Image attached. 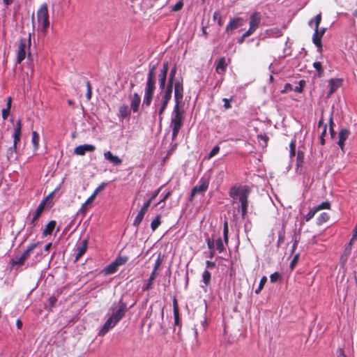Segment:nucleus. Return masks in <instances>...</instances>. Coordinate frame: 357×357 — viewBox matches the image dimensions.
Listing matches in <instances>:
<instances>
[{
	"label": "nucleus",
	"mask_w": 357,
	"mask_h": 357,
	"mask_svg": "<svg viewBox=\"0 0 357 357\" xmlns=\"http://www.w3.org/2000/svg\"><path fill=\"white\" fill-rule=\"evenodd\" d=\"M176 74V66H174L170 70L168 82H167V85H165V88L173 90V87L174 88V84L176 83V82L177 80L183 81L182 78L177 79L174 81Z\"/></svg>",
	"instance_id": "6ab92c4d"
},
{
	"label": "nucleus",
	"mask_w": 357,
	"mask_h": 357,
	"mask_svg": "<svg viewBox=\"0 0 357 357\" xmlns=\"http://www.w3.org/2000/svg\"><path fill=\"white\" fill-rule=\"evenodd\" d=\"M266 34L270 37L278 38L282 35V29L278 27L268 29L266 31Z\"/></svg>",
	"instance_id": "c85d7f7f"
},
{
	"label": "nucleus",
	"mask_w": 357,
	"mask_h": 357,
	"mask_svg": "<svg viewBox=\"0 0 357 357\" xmlns=\"http://www.w3.org/2000/svg\"><path fill=\"white\" fill-rule=\"evenodd\" d=\"M254 32L250 30V29H248V31H246L243 34V36L238 39V43L241 44L243 43V41L245 40V38L248 37L249 36L252 35Z\"/></svg>",
	"instance_id": "8fccbe9b"
},
{
	"label": "nucleus",
	"mask_w": 357,
	"mask_h": 357,
	"mask_svg": "<svg viewBox=\"0 0 357 357\" xmlns=\"http://www.w3.org/2000/svg\"><path fill=\"white\" fill-rule=\"evenodd\" d=\"M172 304H173L174 325L179 326H180L179 309H178L177 299L176 298V297H174L173 298Z\"/></svg>",
	"instance_id": "5701e85b"
},
{
	"label": "nucleus",
	"mask_w": 357,
	"mask_h": 357,
	"mask_svg": "<svg viewBox=\"0 0 357 357\" xmlns=\"http://www.w3.org/2000/svg\"><path fill=\"white\" fill-rule=\"evenodd\" d=\"M22 132V119H19L17 122L14 129V132L13 135V142L15 144H17L20 141Z\"/></svg>",
	"instance_id": "412c9836"
},
{
	"label": "nucleus",
	"mask_w": 357,
	"mask_h": 357,
	"mask_svg": "<svg viewBox=\"0 0 357 357\" xmlns=\"http://www.w3.org/2000/svg\"><path fill=\"white\" fill-rule=\"evenodd\" d=\"M317 211H319L324 209H330L331 208V203L328 201L323 202L319 205L314 206Z\"/></svg>",
	"instance_id": "ea45409f"
},
{
	"label": "nucleus",
	"mask_w": 357,
	"mask_h": 357,
	"mask_svg": "<svg viewBox=\"0 0 357 357\" xmlns=\"http://www.w3.org/2000/svg\"><path fill=\"white\" fill-rule=\"evenodd\" d=\"M16 149H17V144H15L13 142V145L11 147H10L7 151V158L8 160H10L13 158V155L16 151Z\"/></svg>",
	"instance_id": "49530a36"
},
{
	"label": "nucleus",
	"mask_w": 357,
	"mask_h": 357,
	"mask_svg": "<svg viewBox=\"0 0 357 357\" xmlns=\"http://www.w3.org/2000/svg\"><path fill=\"white\" fill-rule=\"evenodd\" d=\"M172 97V90L165 88V85L163 88H160V91L154 99L153 105V114L158 115V119L160 122L163 119V114Z\"/></svg>",
	"instance_id": "7ed1b4c3"
},
{
	"label": "nucleus",
	"mask_w": 357,
	"mask_h": 357,
	"mask_svg": "<svg viewBox=\"0 0 357 357\" xmlns=\"http://www.w3.org/2000/svg\"><path fill=\"white\" fill-rule=\"evenodd\" d=\"M119 266L114 262V261L107 265L103 270L105 275H111L116 273Z\"/></svg>",
	"instance_id": "c756f323"
},
{
	"label": "nucleus",
	"mask_w": 357,
	"mask_h": 357,
	"mask_svg": "<svg viewBox=\"0 0 357 357\" xmlns=\"http://www.w3.org/2000/svg\"><path fill=\"white\" fill-rule=\"evenodd\" d=\"M228 234H229L228 222L226 220V221H225L224 225H223V238H224V242L225 243L226 245L228 244V241H229Z\"/></svg>",
	"instance_id": "58836bf2"
},
{
	"label": "nucleus",
	"mask_w": 357,
	"mask_h": 357,
	"mask_svg": "<svg viewBox=\"0 0 357 357\" xmlns=\"http://www.w3.org/2000/svg\"><path fill=\"white\" fill-rule=\"evenodd\" d=\"M342 80L341 79H331L328 80L330 90L328 93V96H331L335 93L337 89L341 86Z\"/></svg>",
	"instance_id": "aec40b11"
},
{
	"label": "nucleus",
	"mask_w": 357,
	"mask_h": 357,
	"mask_svg": "<svg viewBox=\"0 0 357 357\" xmlns=\"http://www.w3.org/2000/svg\"><path fill=\"white\" fill-rule=\"evenodd\" d=\"M243 20L241 17H236L231 19L228 24L226 26L225 31L229 33V31L236 29L243 26Z\"/></svg>",
	"instance_id": "dca6fc26"
},
{
	"label": "nucleus",
	"mask_w": 357,
	"mask_h": 357,
	"mask_svg": "<svg viewBox=\"0 0 357 357\" xmlns=\"http://www.w3.org/2000/svg\"><path fill=\"white\" fill-rule=\"evenodd\" d=\"M220 146L218 145L215 146L212 150L209 152L208 155L206 157V159L210 160L215 156L220 151Z\"/></svg>",
	"instance_id": "79ce46f5"
},
{
	"label": "nucleus",
	"mask_w": 357,
	"mask_h": 357,
	"mask_svg": "<svg viewBox=\"0 0 357 357\" xmlns=\"http://www.w3.org/2000/svg\"><path fill=\"white\" fill-rule=\"evenodd\" d=\"M337 357H347L344 353L343 349H339L337 351Z\"/></svg>",
	"instance_id": "774afa93"
},
{
	"label": "nucleus",
	"mask_w": 357,
	"mask_h": 357,
	"mask_svg": "<svg viewBox=\"0 0 357 357\" xmlns=\"http://www.w3.org/2000/svg\"><path fill=\"white\" fill-rule=\"evenodd\" d=\"M281 279V274L279 272H275L270 275L271 282H276Z\"/></svg>",
	"instance_id": "09e8293b"
},
{
	"label": "nucleus",
	"mask_w": 357,
	"mask_h": 357,
	"mask_svg": "<svg viewBox=\"0 0 357 357\" xmlns=\"http://www.w3.org/2000/svg\"><path fill=\"white\" fill-rule=\"evenodd\" d=\"M156 65L150 64L144 87V94L142 106L149 107L152 102L153 94L155 90L156 83Z\"/></svg>",
	"instance_id": "20e7f679"
},
{
	"label": "nucleus",
	"mask_w": 357,
	"mask_h": 357,
	"mask_svg": "<svg viewBox=\"0 0 357 357\" xmlns=\"http://www.w3.org/2000/svg\"><path fill=\"white\" fill-rule=\"evenodd\" d=\"M39 139V135L37 133V132H32L31 142L35 149H37L38 148Z\"/></svg>",
	"instance_id": "4c0bfd02"
},
{
	"label": "nucleus",
	"mask_w": 357,
	"mask_h": 357,
	"mask_svg": "<svg viewBox=\"0 0 357 357\" xmlns=\"http://www.w3.org/2000/svg\"><path fill=\"white\" fill-rule=\"evenodd\" d=\"M200 184L195 185L192 188L193 193L202 194L205 192L209 185V178L202 177L199 180Z\"/></svg>",
	"instance_id": "ddd939ff"
},
{
	"label": "nucleus",
	"mask_w": 357,
	"mask_h": 357,
	"mask_svg": "<svg viewBox=\"0 0 357 357\" xmlns=\"http://www.w3.org/2000/svg\"><path fill=\"white\" fill-rule=\"evenodd\" d=\"M250 192V188L247 186H234L231 188L229 190V196L234 199H240V197H243V196H248Z\"/></svg>",
	"instance_id": "6e6552de"
},
{
	"label": "nucleus",
	"mask_w": 357,
	"mask_h": 357,
	"mask_svg": "<svg viewBox=\"0 0 357 357\" xmlns=\"http://www.w3.org/2000/svg\"><path fill=\"white\" fill-rule=\"evenodd\" d=\"M248 196H243V197H240V202H241V211L242 216L244 217L247 212H248Z\"/></svg>",
	"instance_id": "bb28decb"
},
{
	"label": "nucleus",
	"mask_w": 357,
	"mask_h": 357,
	"mask_svg": "<svg viewBox=\"0 0 357 357\" xmlns=\"http://www.w3.org/2000/svg\"><path fill=\"white\" fill-rule=\"evenodd\" d=\"M160 264H161V261H160V257H158V258L157 259V260L155 261V265H154V267H153V271H152L153 273H156V271H157V270H158V267L160 266Z\"/></svg>",
	"instance_id": "338daca9"
},
{
	"label": "nucleus",
	"mask_w": 357,
	"mask_h": 357,
	"mask_svg": "<svg viewBox=\"0 0 357 357\" xmlns=\"http://www.w3.org/2000/svg\"><path fill=\"white\" fill-rule=\"evenodd\" d=\"M169 70V62L165 61L162 63V68H161L158 75L159 88H163L166 84L167 75Z\"/></svg>",
	"instance_id": "f8f14e48"
},
{
	"label": "nucleus",
	"mask_w": 357,
	"mask_h": 357,
	"mask_svg": "<svg viewBox=\"0 0 357 357\" xmlns=\"http://www.w3.org/2000/svg\"><path fill=\"white\" fill-rule=\"evenodd\" d=\"M355 241H351V239L349 242L345 245L344 250H348L349 253L351 252L352 245Z\"/></svg>",
	"instance_id": "69168bd1"
},
{
	"label": "nucleus",
	"mask_w": 357,
	"mask_h": 357,
	"mask_svg": "<svg viewBox=\"0 0 357 357\" xmlns=\"http://www.w3.org/2000/svg\"><path fill=\"white\" fill-rule=\"evenodd\" d=\"M183 6V1H179L172 8V11H174V12L178 11V10H181Z\"/></svg>",
	"instance_id": "603ef678"
},
{
	"label": "nucleus",
	"mask_w": 357,
	"mask_h": 357,
	"mask_svg": "<svg viewBox=\"0 0 357 357\" xmlns=\"http://www.w3.org/2000/svg\"><path fill=\"white\" fill-rule=\"evenodd\" d=\"M131 114L130 109L127 105H122L119 107L118 116L122 120L130 116Z\"/></svg>",
	"instance_id": "393cba45"
},
{
	"label": "nucleus",
	"mask_w": 357,
	"mask_h": 357,
	"mask_svg": "<svg viewBox=\"0 0 357 357\" xmlns=\"http://www.w3.org/2000/svg\"><path fill=\"white\" fill-rule=\"evenodd\" d=\"M329 124H330V132L333 135V133L334 132L333 128V126L334 125V123H333V110L331 111V114H330Z\"/></svg>",
	"instance_id": "13d9d810"
},
{
	"label": "nucleus",
	"mask_w": 357,
	"mask_h": 357,
	"mask_svg": "<svg viewBox=\"0 0 357 357\" xmlns=\"http://www.w3.org/2000/svg\"><path fill=\"white\" fill-rule=\"evenodd\" d=\"M329 215L328 213L324 212L321 213L317 219V223L319 225H321L325 222H326L329 220Z\"/></svg>",
	"instance_id": "473e14b6"
},
{
	"label": "nucleus",
	"mask_w": 357,
	"mask_h": 357,
	"mask_svg": "<svg viewBox=\"0 0 357 357\" xmlns=\"http://www.w3.org/2000/svg\"><path fill=\"white\" fill-rule=\"evenodd\" d=\"M266 281H267V278L266 276H263L261 278L259 284V287L255 289V293L257 294H258L261 292V291L262 288L264 287Z\"/></svg>",
	"instance_id": "a18cd8bd"
},
{
	"label": "nucleus",
	"mask_w": 357,
	"mask_h": 357,
	"mask_svg": "<svg viewBox=\"0 0 357 357\" xmlns=\"http://www.w3.org/2000/svg\"><path fill=\"white\" fill-rule=\"evenodd\" d=\"M304 152L298 150L296 154V172H299L301 173L302 165L304 162Z\"/></svg>",
	"instance_id": "a878e982"
},
{
	"label": "nucleus",
	"mask_w": 357,
	"mask_h": 357,
	"mask_svg": "<svg viewBox=\"0 0 357 357\" xmlns=\"http://www.w3.org/2000/svg\"><path fill=\"white\" fill-rule=\"evenodd\" d=\"M150 204H151V200H147L146 202H145L144 203V204H143L142 207L141 208V209L139 210V211L142 213H144L145 214L147 212L148 208L150 206Z\"/></svg>",
	"instance_id": "864d4df0"
},
{
	"label": "nucleus",
	"mask_w": 357,
	"mask_h": 357,
	"mask_svg": "<svg viewBox=\"0 0 357 357\" xmlns=\"http://www.w3.org/2000/svg\"><path fill=\"white\" fill-rule=\"evenodd\" d=\"M317 213V210L313 207L310 210V211L306 214L305 219L307 222L310 221L315 214Z\"/></svg>",
	"instance_id": "de8ad7c7"
},
{
	"label": "nucleus",
	"mask_w": 357,
	"mask_h": 357,
	"mask_svg": "<svg viewBox=\"0 0 357 357\" xmlns=\"http://www.w3.org/2000/svg\"><path fill=\"white\" fill-rule=\"evenodd\" d=\"M261 20V15L260 13L255 12L250 15V27L249 29L255 32L259 27Z\"/></svg>",
	"instance_id": "4468645a"
},
{
	"label": "nucleus",
	"mask_w": 357,
	"mask_h": 357,
	"mask_svg": "<svg viewBox=\"0 0 357 357\" xmlns=\"http://www.w3.org/2000/svg\"><path fill=\"white\" fill-rule=\"evenodd\" d=\"M155 276H156V273H153V272L151 273L149 278L148 279V280L146 282V283L142 287L143 291H149L152 288V284H153V280L155 278Z\"/></svg>",
	"instance_id": "7c9ffc66"
},
{
	"label": "nucleus",
	"mask_w": 357,
	"mask_h": 357,
	"mask_svg": "<svg viewBox=\"0 0 357 357\" xmlns=\"http://www.w3.org/2000/svg\"><path fill=\"white\" fill-rule=\"evenodd\" d=\"M26 41L21 39L17 51L16 63H20L26 57Z\"/></svg>",
	"instance_id": "9b49d317"
},
{
	"label": "nucleus",
	"mask_w": 357,
	"mask_h": 357,
	"mask_svg": "<svg viewBox=\"0 0 357 357\" xmlns=\"http://www.w3.org/2000/svg\"><path fill=\"white\" fill-rule=\"evenodd\" d=\"M56 221L55 220H51L45 226V229H43V234L44 236H48L51 235L53 232V230L55 228L56 226Z\"/></svg>",
	"instance_id": "cd10ccee"
},
{
	"label": "nucleus",
	"mask_w": 357,
	"mask_h": 357,
	"mask_svg": "<svg viewBox=\"0 0 357 357\" xmlns=\"http://www.w3.org/2000/svg\"><path fill=\"white\" fill-rule=\"evenodd\" d=\"M326 31V28H316L312 36V42L317 47V51H322L321 38Z\"/></svg>",
	"instance_id": "9d476101"
},
{
	"label": "nucleus",
	"mask_w": 357,
	"mask_h": 357,
	"mask_svg": "<svg viewBox=\"0 0 357 357\" xmlns=\"http://www.w3.org/2000/svg\"><path fill=\"white\" fill-rule=\"evenodd\" d=\"M355 241H351V239L349 242L345 245L344 250H348L349 253L351 252L352 245Z\"/></svg>",
	"instance_id": "0e129e2a"
},
{
	"label": "nucleus",
	"mask_w": 357,
	"mask_h": 357,
	"mask_svg": "<svg viewBox=\"0 0 357 357\" xmlns=\"http://www.w3.org/2000/svg\"><path fill=\"white\" fill-rule=\"evenodd\" d=\"M326 134V125H324V128L323 129V130L319 136L320 143L321 145H324L325 143L324 137H325Z\"/></svg>",
	"instance_id": "4d7b16f0"
},
{
	"label": "nucleus",
	"mask_w": 357,
	"mask_h": 357,
	"mask_svg": "<svg viewBox=\"0 0 357 357\" xmlns=\"http://www.w3.org/2000/svg\"><path fill=\"white\" fill-rule=\"evenodd\" d=\"M10 109H9V108H4L2 109L1 114H2V118L3 120H6L8 118V116L10 114Z\"/></svg>",
	"instance_id": "bf43d9fd"
},
{
	"label": "nucleus",
	"mask_w": 357,
	"mask_h": 357,
	"mask_svg": "<svg viewBox=\"0 0 357 357\" xmlns=\"http://www.w3.org/2000/svg\"><path fill=\"white\" fill-rule=\"evenodd\" d=\"M211 278V273L208 270H205L202 273V281L204 282L206 286H208L210 284Z\"/></svg>",
	"instance_id": "e433bc0d"
},
{
	"label": "nucleus",
	"mask_w": 357,
	"mask_h": 357,
	"mask_svg": "<svg viewBox=\"0 0 357 357\" xmlns=\"http://www.w3.org/2000/svg\"><path fill=\"white\" fill-rule=\"evenodd\" d=\"M107 185V183L105 182H103L95 190L94 192L92 193V195H94V197H96V195L101 191L105 187L106 185Z\"/></svg>",
	"instance_id": "3c124183"
},
{
	"label": "nucleus",
	"mask_w": 357,
	"mask_h": 357,
	"mask_svg": "<svg viewBox=\"0 0 357 357\" xmlns=\"http://www.w3.org/2000/svg\"><path fill=\"white\" fill-rule=\"evenodd\" d=\"M351 253L348 250H344L342 255L340 257V265L341 267H344L348 260V258Z\"/></svg>",
	"instance_id": "f704fd0d"
},
{
	"label": "nucleus",
	"mask_w": 357,
	"mask_h": 357,
	"mask_svg": "<svg viewBox=\"0 0 357 357\" xmlns=\"http://www.w3.org/2000/svg\"><path fill=\"white\" fill-rule=\"evenodd\" d=\"M171 195V192H166L165 194H162L161 195V199L160 200V202H158L155 206H158L160 205L162 202H165V200L169 197V195Z\"/></svg>",
	"instance_id": "6e6d98bb"
},
{
	"label": "nucleus",
	"mask_w": 357,
	"mask_h": 357,
	"mask_svg": "<svg viewBox=\"0 0 357 357\" xmlns=\"http://www.w3.org/2000/svg\"><path fill=\"white\" fill-rule=\"evenodd\" d=\"M86 88H87V92H86V98L88 100H89L91 98V85L89 82H86Z\"/></svg>",
	"instance_id": "680f3d73"
},
{
	"label": "nucleus",
	"mask_w": 357,
	"mask_h": 357,
	"mask_svg": "<svg viewBox=\"0 0 357 357\" xmlns=\"http://www.w3.org/2000/svg\"><path fill=\"white\" fill-rule=\"evenodd\" d=\"M144 213H142L140 211L138 212L137 216L135 217L134 221H133V225L136 227H138L139 225H140V223L142 222L143 218H144Z\"/></svg>",
	"instance_id": "a19ab883"
},
{
	"label": "nucleus",
	"mask_w": 357,
	"mask_h": 357,
	"mask_svg": "<svg viewBox=\"0 0 357 357\" xmlns=\"http://www.w3.org/2000/svg\"><path fill=\"white\" fill-rule=\"evenodd\" d=\"M183 98V84L182 80H177L174 84V106L171 113L169 127L172 128V138L174 140L178 135L185 120V112L181 107Z\"/></svg>",
	"instance_id": "f257e3e1"
},
{
	"label": "nucleus",
	"mask_w": 357,
	"mask_h": 357,
	"mask_svg": "<svg viewBox=\"0 0 357 357\" xmlns=\"http://www.w3.org/2000/svg\"><path fill=\"white\" fill-rule=\"evenodd\" d=\"M350 135V131L347 128H342L339 132L338 145L342 149L344 142Z\"/></svg>",
	"instance_id": "4be33fe9"
},
{
	"label": "nucleus",
	"mask_w": 357,
	"mask_h": 357,
	"mask_svg": "<svg viewBox=\"0 0 357 357\" xmlns=\"http://www.w3.org/2000/svg\"><path fill=\"white\" fill-rule=\"evenodd\" d=\"M37 19L42 31L46 32L50 26L48 6L46 3H43L38 10Z\"/></svg>",
	"instance_id": "423d86ee"
},
{
	"label": "nucleus",
	"mask_w": 357,
	"mask_h": 357,
	"mask_svg": "<svg viewBox=\"0 0 357 357\" xmlns=\"http://www.w3.org/2000/svg\"><path fill=\"white\" fill-rule=\"evenodd\" d=\"M160 188L156 189L155 190H154L151 196V197L148 199V200H151V203L152 202V201L153 199H155V197L158 195L160 191Z\"/></svg>",
	"instance_id": "052dcab7"
},
{
	"label": "nucleus",
	"mask_w": 357,
	"mask_h": 357,
	"mask_svg": "<svg viewBox=\"0 0 357 357\" xmlns=\"http://www.w3.org/2000/svg\"><path fill=\"white\" fill-rule=\"evenodd\" d=\"M95 199L94 195H91L86 201L82 204V209L86 210L89 204L92 202Z\"/></svg>",
	"instance_id": "5fc2aeb1"
},
{
	"label": "nucleus",
	"mask_w": 357,
	"mask_h": 357,
	"mask_svg": "<svg viewBox=\"0 0 357 357\" xmlns=\"http://www.w3.org/2000/svg\"><path fill=\"white\" fill-rule=\"evenodd\" d=\"M128 259L129 258L127 256L119 255L114 260V262L119 267L120 266L124 265Z\"/></svg>",
	"instance_id": "72a5a7b5"
},
{
	"label": "nucleus",
	"mask_w": 357,
	"mask_h": 357,
	"mask_svg": "<svg viewBox=\"0 0 357 357\" xmlns=\"http://www.w3.org/2000/svg\"><path fill=\"white\" fill-rule=\"evenodd\" d=\"M231 99H228V98H223L222 99V101L224 102V107L225 109H229L231 108V104H230V102H231Z\"/></svg>",
	"instance_id": "e2e57ef3"
},
{
	"label": "nucleus",
	"mask_w": 357,
	"mask_h": 357,
	"mask_svg": "<svg viewBox=\"0 0 357 357\" xmlns=\"http://www.w3.org/2000/svg\"><path fill=\"white\" fill-rule=\"evenodd\" d=\"M38 243H30L24 252L20 256H15L12 258L10 261L11 265L14 267L15 266H22L24 261L29 257L31 252L36 248Z\"/></svg>",
	"instance_id": "0eeeda50"
},
{
	"label": "nucleus",
	"mask_w": 357,
	"mask_h": 357,
	"mask_svg": "<svg viewBox=\"0 0 357 357\" xmlns=\"http://www.w3.org/2000/svg\"><path fill=\"white\" fill-rule=\"evenodd\" d=\"M104 158L114 166L119 165L122 163V160L119 156L113 155L110 151L104 153Z\"/></svg>",
	"instance_id": "f3484780"
},
{
	"label": "nucleus",
	"mask_w": 357,
	"mask_h": 357,
	"mask_svg": "<svg viewBox=\"0 0 357 357\" xmlns=\"http://www.w3.org/2000/svg\"><path fill=\"white\" fill-rule=\"evenodd\" d=\"M160 225V215H158L151 223V227L153 231H155Z\"/></svg>",
	"instance_id": "37998d69"
},
{
	"label": "nucleus",
	"mask_w": 357,
	"mask_h": 357,
	"mask_svg": "<svg viewBox=\"0 0 357 357\" xmlns=\"http://www.w3.org/2000/svg\"><path fill=\"white\" fill-rule=\"evenodd\" d=\"M54 194V192L50 193L49 196L43 200L39 205L38 206L36 210L32 213V216H31V213H29V216L27 218V220L26 221V225H27L26 231L30 234L32 232V230L34 227L36 226V222L38 220V218L40 217L43 211L45 209V206L46 204L47 200L52 196Z\"/></svg>",
	"instance_id": "39448f33"
},
{
	"label": "nucleus",
	"mask_w": 357,
	"mask_h": 357,
	"mask_svg": "<svg viewBox=\"0 0 357 357\" xmlns=\"http://www.w3.org/2000/svg\"><path fill=\"white\" fill-rule=\"evenodd\" d=\"M321 21V13H319L314 18L311 19L309 21L308 25L310 27H314L315 29L316 28H319Z\"/></svg>",
	"instance_id": "2f4dec72"
},
{
	"label": "nucleus",
	"mask_w": 357,
	"mask_h": 357,
	"mask_svg": "<svg viewBox=\"0 0 357 357\" xmlns=\"http://www.w3.org/2000/svg\"><path fill=\"white\" fill-rule=\"evenodd\" d=\"M140 103V96L137 93H135L130 98V108L134 113H136L139 111Z\"/></svg>",
	"instance_id": "a211bd4d"
},
{
	"label": "nucleus",
	"mask_w": 357,
	"mask_h": 357,
	"mask_svg": "<svg viewBox=\"0 0 357 357\" xmlns=\"http://www.w3.org/2000/svg\"><path fill=\"white\" fill-rule=\"evenodd\" d=\"M96 149V146L92 144H84L77 146L74 149V153L77 155H84L86 152H92Z\"/></svg>",
	"instance_id": "2eb2a0df"
},
{
	"label": "nucleus",
	"mask_w": 357,
	"mask_h": 357,
	"mask_svg": "<svg viewBox=\"0 0 357 357\" xmlns=\"http://www.w3.org/2000/svg\"><path fill=\"white\" fill-rule=\"evenodd\" d=\"M313 67L316 69L318 76L321 77L324 73L321 63L319 61H315L313 63Z\"/></svg>",
	"instance_id": "c03bdc74"
},
{
	"label": "nucleus",
	"mask_w": 357,
	"mask_h": 357,
	"mask_svg": "<svg viewBox=\"0 0 357 357\" xmlns=\"http://www.w3.org/2000/svg\"><path fill=\"white\" fill-rule=\"evenodd\" d=\"M128 308L127 303L123 300V295L119 301H114L108 310V319L100 330L98 335H105L110 329L113 328L125 316Z\"/></svg>",
	"instance_id": "f03ea898"
},
{
	"label": "nucleus",
	"mask_w": 357,
	"mask_h": 357,
	"mask_svg": "<svg viewBox=\"0 0 357 357\" xmlns=\"http://www.w3.org/2000/svg\"><path fill=\"white\" fill-rule=\"evenodd\" d=\"M227 68V63L225 57L220 58L216 61L215 71L217 73L222 75Z\"/></svg>",
	"instance_id": "b1692460"
},
{
	"label": "nucleus",
	"mask_w": 357,
	"mask_h": 357,
	"mask_svg": "<svg viewBox=\"0 0 357 357\" xmlns=\"http://www.w3.org/2000/svg\"><path fill=\"white\" fill-rule=\"evenodd\" d=\"M88 238L77 241L73 250L75 255V261H77L85 253L87 249Z\"/></svg>",
	"instance_id": "1a4fd4ad"
},
{
	"label": "nucleus",
	"mask_w": 357,
	"mask_h": 357,
	"mask_svg": "<svg viewBox=\"0 0 357 357\" xmlns=\"http://www.w3.org/2000/svg\"><path fill=\"white\" fill-rule=\"evenodd\" d=\"M214 244L216 248V250L218 251L219 253H222L225 251L223 241L222 240L221 238H217L214 242Z\"/></svg>",
	"instance_id": "c9c22d12"
}]
</instances>
